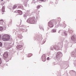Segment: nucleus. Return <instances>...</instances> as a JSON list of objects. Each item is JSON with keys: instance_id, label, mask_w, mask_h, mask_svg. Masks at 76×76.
I'll return each mask as SVG.
<instances>
[{"instance_id": "obj_1", "label": "nucleus", "mask_w": 76, "mask_h": 76, "mask_svg": "<svg viewBox=\"0 0 76 76\" xmlns=\"http://www.w3.org/2000/svg\"><path fill=\"white\" fill-rule=\"evenodd\" d=\"M10 39V36L8 35H4L2 37V39L4 41H9Z\"/></svg>"}, {"instance_id": "obj_2", "label": "nucleus", "mask_w": 76, "mask_h": 76, "mask_svg": "<svg viewBox=\"0 0 76 76\" xmlns=\"http://www.w3.org/2000/svg\"><path fill=\"white\" fill-rule=\"evenodd\" d=\"M35 17L29 18L27 20V22L29 23H35Z\"/></svg>"}, {"instance_id": "obj_3", "label": "nucleus", "mask_w": 76, "mask_h": 76, "mask_svg": "<svg viewBox=\"0 0 76 76\" xmlns=\"http://www.w3.org/2000/svg\"><path fill=\"white\" fill-rule=\"evenodd\" d=\"M8 56H9V54L8 53V52H5L3 54L4 58H8Z\"/></svg>"}, {"instance_id": "obj_4", "label": "nucleus", "mask_w": 76, "mask_h": 76, "mask_svg": "<svg viewBox=\"0 0 76 76\" xmlns=\"http://www.w3.org/2000/svg\"><path fill=\"white\" fill-rule=\"evenodd\" d=\"M48 26H49L50 28H52V27L54 26V25H53V22H50L48 23Z\"/></svg>"}, {"instance_id": "obj_5", "label": "nucleus", "mask_w": 76, "mask_h": 76, "mask_svg": "<svg viewBox=\"0 0 76 76\" xmlns=\"http://www.w3.org/2000/svg\"><path fill=\"white\" fill-rule=\"evenodd\" d=\"M71 40L72 41H73V42H76V37H75V36H72L71 37Z\"/></svg>"}, {"instance_id": "obj_6", "label": "nucleus", "mask_w": 76, "mask_h": 76, "mask_svg": "<svg viewBox=\"0 0 76 76\" xmlns=\"http://www.w3.org/2000/svg\"><path fill=\"white\" fill-rule=\"evenodd\" d=\"M42 60L43 61H46V57L45 55H43L42 57Z\"/></svg>"}, {"instance_id": "obj_7", "label": "nucleus", "mask_w": 76, "mask_h": 76, "mask_svg": "<svg viewBox=\"0 0 76 76\" xmlns=\"http://www.w3.org/2000/svg\"><path fill=\"white\" fill-rule=\"evenodd\" d=\"M21 47H22V45H19L17 46V48L18 49H20V48H21Z\"/></svg>"}, {"instance_id": "obj_8", "label": "nucleus", "mask_w": 76, "mask_h": 76, "mask_svg": "<svg viewBox=\"0 0 76 76\" xmlns=\"http://www.w3.org/2000/svg\"><path fill=\"white\" fill-rule=\"evenodd\" d=\"M18 12L20 15H21L22 14V11L20 10H18Z\"/></svg>"}, {"instance_id": "obj_9", "label": "nucleus", "mask_w": 76, "mask_h": 76, "mask_svg": "<svg viewBox=\"0 0 76 76\" xmlns=\"http://www.w3.org/2000/svg\"><path fill=\"white\" fill-rule=\"evenodd\" d=\"M3 22H4V21L3 20H0V23L1 24V25H3Z\"/></svg>"}, {"instance_id": "obj_10", "label": "nucleus", "mask_w": 76, "mask_h": 76, "mask_svg": "<svg viewBox=\"0 0 76 76\" xmlns=\"http://www.w3.org/2000/svg\"><path fill=\"white\" fill-rule=\"evenodd\" d=\"M2 12H4V7H2Z\"/></svg>"}, {"instance_id": "obj_11", "label": "nucleus", "mask_w": 76, "mask_h": 76, "mask_svg": "<svg viewBox=\"0 0 76 76\" xmlns=\"http://www.w3.org/2000/svg\"><path fill=\"white\" fill-rule=\"evenodd\" d=\"M22 7H23V6L22 5H20V6H19L18 7V8L19 9L20 8H22Z\"/></svg>"}, {"instance_id": "obj_12", "label": "nucleus", "mask_w": 76, "mask_h": 76, "mask_svg": "<svg viewBox=\"0 0 76 76\" xmlns=\"http://www.w3.org/2000/svg\"><path fill=\"white\" fill-rule=\"evenodd\" d=\"M31 56H32V54L29 53L28 55V57H31Z\"/></svg>"}, {"instance_id": "obj_13", "label": "nucleus", "mask_w": 76, "mask_h": 76, "mask_svg": "<svg viewBox=\"0 0 76 76\" xmlns=\"http://www.w3.org/2000/svg\"><path fill=\"white\" fill-rule=\"evenodd\" d=\"M52 32H56V30L55 29H52Z\"/></svg>"}, {"instance_id": "obj_14", "label": "nucleus", "mask_w": 76, "mask_h": 76, "mask_svg": "<svg viewBox=\"0 0 76 76\" xmlns=\"http://www.w3.org/2000/svg\"><path fill=\"white\" fill-rule=\"evenodd\" d=\"M3 29V28L1 27H0V31H2Z\"/></svg>"}, {"instance_id": "obj_15", "label": "nucleus", "mask_w": 76, "mask_h": 76, "mask_svg": "<svg viewBox=\"0 0 76 76\" xmlns=\"http://www.w3.org/2000/svg\"><path fill=\"white\" fill-rule=\"evenodd\" d=\"M16 7H17L15 5V6H14V7H13V9H16Z\"/></svg>"}, {"instance_id": "obj_16", "label": "nucleus", "mask_w": 76, "mask_h": 76, "mask_svg": "<svg viewBox=\"0 0 76 76\" xmlns=\"http://www.w3.org/2000/svg\"><path fill=\"white\" fill-rule=\"evenodd\" d=\"M37 9H40V6H37Z\"/></svg>"}, {"instance_id": "obj_17", "label": "nucleus", "mask_w": 76, "mask_h": 76, "mask_svg": "<svg viewBox=\"0 0 76 76\" xmlns=\"http://www.w3.org/2000/svg\"><path fill=\"white\" fill-rule=\"evenodd\" d=\"M2 45L3 44H2V43L1 42H0V47H1Z\"/></svg>"}, {"instance_id": "obj_18", "label": "nucleus", "mask_w": 76, "mask_h": 76, "mask_svg": "<svg viewBox=\"0 0 76 76\" xmlns=\"http://www.w3.org/2000/svg\"><path fill=\"white\" fill-rule=\"evenodd\" d=\"M73 32V31L72 30H71V31L70 32V33L72 34Z\"/></svg>"}, {"instance_id": "obj_19", "label": "nucleus", "mask_w": 76, "mask_h": 76, "mask_svg": "<svg viewBox=\"0 0 76 76\" xmlns=\"http://www.w3.org/2000/svg\"><path fill=\"white\" fill-rule=\"evenodd\" d=\"M1 63V58H0V64Z\"/></svg>"}, {"instance_id": "obj_20", "label": "nucleus", "mask_w": 76, "mask_h": 76, "mask_svg": "<svg viewBox=\"0 0 76 76\" xmlns=\"http://www.w3.org/2000/svg\"><path fill=\"white\" fill-rule=\"evenodd\" d=\"M40 1H44L45 0H39Z\"/></svg>"}, {"instance_id": "obj_21", "label": "nucleus", "mask_w": 76, "mask_h": 76, "mask_svg": "<svg viewBox=\"0 0 76 76\" xmlns=\"http://www.w3.org/2000/svg\"><path fill=\"white\" fill-rule=\"evenodd\" d=\"M64 34H65V36H66L67 35V33H64Z\"/></svg>"}, {"instance_id": "obj_22", "label": "nucleus", "mask_w": 76, "mask_h": 76, "mask_svg": "<svg viewBox=\"0 0 76 76\" xmlns=\"http://www.w3.org/2000/svg\"><path fill=\"white\" fill-rule=\"evenodd\" d=\"M1 36L0 35V40L1 39Z\"/></svg>"}, {"instance_id": "obj_23", "label": "nucleus", "mask_w": 76, "mask_h": 76, "mask_svg": "<svg viewBox=\"0 0 76 76\" xmlns=\"http://www.w3.org/2000/svg\"><path fill=\"white\" fill-rule=\"evenodd\" d=\"M49 57H48L47 59V60H49Z\"/></svg>"}, {"instance_id": "obj_24", "label": "nucleus", "mask_w": 76, "mask_h": 76, "mask_svg": "<svg viewBox=\"0 0 76 76\" xmlns=\"http://www.w3.org/2000/svg\"><path fill=\"white\" fill-rule=\"evenodd\" d=\"M55 48V49H57V48Z\"/></svg>"}, {"instance_id": "obj_25", "label": "nucleus", "mask_w": 76, "mask_h": 76, "mask_svg": "<svg viewBox=\"0 0 76 76\" xmlns=\"http://www.w3.org/2000/svg\"><path fill=\"white\" fill-rule=\"evenodd\" d=\"M2 1H3V0H1Z\"/></svg>"}, {"instance_id": "obj_26", "label": "nucleus", "mask_w": 76, "mask_h": 76, "mask_svg": "<svg viewBox=\"0 0 76 76\" xmlns=\"http://www.w3.org/2000/svg\"><path fill=\"white\" fill-rule=\"evenodd\" d=\"M56 47H57V46H56Z\"/></svg>"}, {"instance_id": "obj_27", "label": "nucleus", "mask_w": 76, "mask_h": 76, "mask_svg": "<svg viewBox=\"0 0 76 76\" xmlns=\"http://www.w3.org/2000/svg\"><path fill=\"white\" fill-rule=\"evenodd\" d=\"M1 54L0 53V55Z\"/></svg>"}]
</instances>
